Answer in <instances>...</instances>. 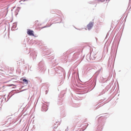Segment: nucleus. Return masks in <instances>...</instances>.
<instances>
[{"instance_id":"f257e3e1","label":"nucleus","mask_w":131,"mask_h":131,"mask_svg":"<svg viewBox=\"0 0 131 131\" xmlns=\"http://www.w3.org/2000/svg\"><path fill=\"white\" fill-rule=\"evenodd\" d=\"M33 32L34 31L33 30H31L30 29L27 30V33L29 35L34 36V35L33 34Z\"/></svg>"},{"instance_id":"f03ea898","label":"nucleus","mask_w":131,"mask_h":131,"mask_svg":"<svg viewBox=\"0 0 131 131\" xmlns=\"http://www.w3.org/2000/svg\"><path fill=\"white\" fill-rule=\"evenodd\" d=\"M93 24L92 23H90L87 25V28L89 30H90L92 27Z\"/></svg>"},{"instance_id":"7ed1b4c3","label":"nucleus","mask_w":131,"mask_h":131,"mask_svg":"<svg viewBox=\"0 0 131 131\" xmlns=\"http://www.w3.org/2000/svg\"><path fill=\"white\" fill-rule=\"evenodd\" d=\"M23 81L24 82L25 84H27L28 83V82L27 80L26 79H24L23 80Z\"/></svg>"},{"instance_id":"20e7f679","label":"nucleus","mask_w":131,"mask_h":131,"mask_svg":"<svg viewBox=\"0 0 131 131\" xmlns=\"http://www.w3.org/2000/svg\"><path fill=\"white\" fill-rule=\"evenodd\" d=\"M38 22V20L36 21H35V22L36 23H37Z\"/></svg>"}]
</instances>
